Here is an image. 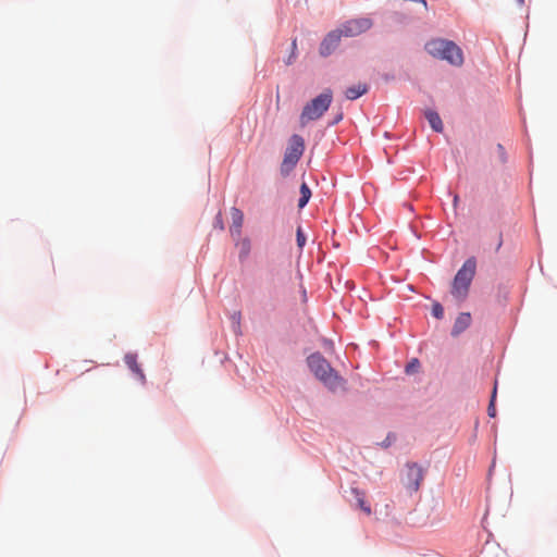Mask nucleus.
<instances>
[{
  "label": "nucleus",
  "instance_id": "3",
  "mask_svg": "<svg viewBox=\"0 0 557 557\" xmlns=\"http://www.w3.org/2000/svg\"><path fill=\"white\" fill-rule=\"evenodd\" d=\"M476 261L474 258H469L465 261L462 267L458 270L451 284V295L458 301L466 300L469 294L471 282L475 275Z\"/></svg>",
  "mask_w": 557,
  "mask_h": 557
},
{
  "label": "nucleus",
  "instance_id": "7",
  "mask_svg": "<svg viewBox=\"0 0 557 557\" xmlns=\"http://www.w3.org/2000/svg\"><path fill=\"white\" fill-rule=\"evenodd\" d=\"M424 479L423 469L417 463H407V472L404 484L411 492H417Z\"/></svg>",
  "mask_w": 557,
  "mask_h": 557
},
{
  "label": "nucleus",
  "instance_id": "17",
  "mask_svg": "<svg viewBox=\"0 0 557 557\" xmlns=\"http://www.w3.org/2000/svg\"><path fill=\"white\" fill-rule=\"evenodd\" d=\"M420 367V362L418 359H412L407 366H406V372L408 374L414 373L418 371Z\"/></svg>",
  "mask_w": 557,
  "mask_h": 557
},
{
  "label": "nucleus",
  "instance_id": "15",
  "mask_svg": "<svg viewBox=\"0 0 557 557\" xmlns=\"http://www.w3.org/2000/svg\"><path fill=\"white\" fill-rule=\"evenodd\" d=\"M310 197H311L310 188L308 187V185L306 183H302L300 186V198L298 201V207L300 209H302L308 203Z\"/></svg>",
  "mask_w": 557,
  "mask_h": 557
},
{
  "label": "nucleus",
  "instance_id": "26",
  "mask_svg": "<svg viewBox=\"0 0 557 557\" xmlns=\"http://www.w3.org/2000/svg\"><path fill=\"white\" fill-rule=\"evenodd\" d=\"M342 120V114L339 115H336V122L341 121Z\"/></svg>",
  "mask_w": 557,
  "mask_h": 557
},
{
  "label": "nucleus",
  "instance_id": "11",
  "mask_svg": "<svg viewBox=\"0 0 557 557\" xmlns=\"http://www.w3.org/2000/svg\"><path fill=\"white\" fill-rule=\"evenodd\" d=\"M231 216H232V226L230 227V231L232 234L239 235L240 228H242L243 222H244V214L239 209L233 207L231 209Z\"/></svg>",
  "mask_w": 557,
  "mask_h": 557
},
{
  "label": "nucleus",
  "instance_id": "16",
  "mask_svg": "<svg viewBox=\"0 0 557 557\" xmlns=\"http://www.w3.org/2000/svg\"><path fill=\"white\" fill-rule=\"evenodd\" d=\"M296 237H297V246L302 249L305 244H306V236L302 232V228L301 226H298L297 227V232H296Z\"/></svg>",
  "mask_w": 557,
  "mask_h": 557
},
{
  "label": "nucleus",
  "instance_id": "10",
  "mask_svg": "<svg viewBox=\"0 0 557 557\" xmlns=\"http://www.w3.org/2000/svg\"><path fill=\"white\" fill-rule=\"evenodd\" d=\"M351 494L356 500V506L367 516L372 513L371 506L367 502L366 493L357 487L351 488Z\"/></svg>",
  "mask_w": 557,
  "mask_h": 557
},
{
  "label": "nucleus",
  "instance_id": "8",
  "mask_svg": "<svg viewBox=\"0 0 557 557\" xmlns=\"http://www.w3.org/2000/svg\"><path fill=\"white\" fill-rule=\"evenodd\" d=\"M342 37L338 29L330 32L320 45V54L323 57L330 55L338 46Z\"/></svg>",
  "mask_w": 557,
  "mask_h": 557
},
{
  "label": "nucleus",
  "instance_id": "14",
  "mask_svg": "<svg viewBox=\"0 0 557 557\" xmlns=\"http://www.w3.org/2000/svg\"><path fill=\"white\" fill-rule=\"evenodd\" d=\"M425 117L429 121L430 126L432 127L433 131L437 133H441L443 131L442 119L435 111L428 110L425 112Z\"/></svg>",
  "mask_w": 557,
  "mask_h": 557
},
{
  "label": "nucleus",
  "instance_id": "24",
  "mask_svg": "<svg viewBox=\"0 0 557 557\" xmlns=\"http://www.w3.org/2000/svg\"><path fill=\"white\" fill-rule=\"evenodd\" d=\"M458 200H459L458 195H455L454 196V207H457Z\"/></svg>",
  "mask_w": 557,
  "mask_h": 557
},
{
  "label": "nucleus",
  "instance_id": "20",
  "mask_svg": "<svg viewBox=\"0 0 557 557\" xmlns=\"http://www.w3.org/2000/svg\"><path fill=\"white\" fill-rule=\"evenodd\" d=\"M297 49V40L294 39L293 42H292V54L290 57L288 58V60L286 61V64H292L294 59H295V51Z\"/></svg>",
  "mask_w": 557,
  "mask_h": 557
},
{
  "label": "nucleus",
  "instance_id": "5",
  "mask_svg": "<svg viewBox=\"0 0 557 557\" xmlns=\"http://www.w3.org/2000/svg\"><path fill=\"white\" fill-rule=\"evenodd\" d=\"M332 99V90L326 89L322 94L317 96L314 99H312L310 102H308L304 107L299 116V122L301 126L307 125L311 121L320 119L331 106Z\"/></svg>",
  "mask_w": 557,
  "mask_h": 557
},
{
  "label": "nucleus",
  "instance_id": "4",
  "mask_svg": "<svg viewBox=\"0 0 557 557\" xmlns=\"http://www.w3.org/2000/svg\"><path fill=\"white\" fill-rule=\"evenodd\" d=\"M305 140L300 135L294 134L289 137L283 161L280 165V173L287 177L297 165L305 152Z\"/></svg>",
  "mask_w": 557,
  "mask_h": 557
},
{
  "label": "nucleus",
  "instance_id": "19",
  "mask_svg": "<svg viewBox=\"0 0 557 557\" xmlns=\"http://www.w3.org/2000/svg\"><path fill=\"white\" fill-rule=\"evenodd\" d=\"M495 395H496V387H494L492 399H491V403H490V406H488V409H487L490 417H495V414H496V409H495V406H494Z\"/></svg>",
  "mask_w": 557,
  "mask_h": 557
},
{
  "label": "nucleus",
  "instance_id": "2",
  "mask_svg": "<svg viewBox=\"0 0 557 557\" xmlns=\"http://www.w3.org/2000/svg\"><path fill=\"white\" fill-rule=\"evenodd\" d=\"M425 50L432 57L445 60L454 66H460L463 63L462 51L454 41L432 39L426 42Z\"/></svg>",
  "mask_w": 557,
  "mask_h": 557
},
{
  "label": "nucleus",
  "instance_id": "18",
  "mask_svg": "<svg viewBox=\"0 0 557 557\" xmlns=\"http://www.w3.org/2000/svg\"><path fill=\"white\" fill-rule=\"evenodd\" d=\"M432 314L436 318V319H442L443 315H444V309L442 307L441 304L436 302L432 306Z\"/></svg>",
  "mask_w": 557,
  "mask_h": 557
},
{
  "label": "nucleus",
  "instance_id": "21",
  "mask_svg": "<svg viewBox=\"0 0 557 557\" xmlns=\"http://www.w3.org/2000/svg\"><path fill=\"white\" fill-rule=\"evenodd\" d=\"M215 220H216V222H215L216 226H219L220 230H223L224 226H223V222H222V214L220 212L218 213Z\"/></svg>",
  "mask_w": 557,
  "mask_h": 557
},
{
  "label": "nucleus",
  "instance_id": "22",
  "mask_svg": "<svg viewBox=\"0 0 557 557\" xmlns=\"http://www.w3.org/2000/svg\"><path fill=\"white\" fill-rule=\"evenodd\" d=\"M497 150L499 152L502 160L505 161V149L500 144L497 145Z\"/></svg>",
  "mask_w": 557,
  "mask_h": 557
},
{
  "label": "nucleus",
  "instance_id": "13",
  "mask_svg": "<svg viewBox=\"0 0 557 557\" xmlns=\"http://www.w3.org/2000/svg\"><path fill=\"white\" fill-rule=\"evenodd\" d=\"M368 91V85L364 83H358L345 90V96L348 100H355Z\"/></svg>",
  "mask_w": 557,
  "mask_h": 557
},
{
  "label": "nucleus",
  "instance_id": "6",
  "mask_svg": "<svg viewBox=\"0 0 557 557\" xmlns=\"http://www.w3.org/2000/svg\"><path fill=\"white\" fill-rule=\"evenodd\" d=\"M372 22L369 18H356L344 23L339 28V33L344 37H355L370 29Z\"/></svg>",
  "mask_w": 557,
  "mask_h": 557
},
{
  "label": "nucleus",
  "instance_id": "1",
  "mask_svg": "<svg viewBox=\"0 0 557 557\" xmlns=\"http://www.w3.org/2000/svg\"><path fill=\"white\" fill-rule=\"evenodd\" d=\"M307 363L314 376L330 391L345 389L346 381L331 367L330 362L320 354H311Z\"/></svg>",
  "mask_w": 557,
  "mask_h": 557
},
{
  "label": "nucleus",
  "instance_id": "9",
  "mask_svg": "<svg viewBox=\"0 0 557 557\" xmlns=\"http://www.w3.org/2000/svg\"><path fill=\"white\" fill-rule=\"evenodd\" d=\"M124 361H125L126 366L129 368V370L137 375L138 380L143 384H145L146 375H145L143 369L140 368L139 363L137 362V355L131 354V352L126 354L124 357Z\"/></svg>",
  "mask_w": 557,
  "mask_h": 557
},
{
  "label": "nucleus",
  "instance_id": "12",
  "mask_svg": "<svg viewBox=\"0 0 557 557\" xmlns=\"http://www.w3.org/2000/svg\"><path fill=\"white\" fill-rule=\"evenodd\" d=\"M471 323V315L468 312L460 313L454 324L453 335H458L463 332Z\"/></svg>",
  "mask_w": 557,
  "mask_h": 557
},
{
  "label": "nucleus",
  "instance_id": "23",
  "mask_svg": "<svg viewBox=\"0 0 557 557\" xmlns=\"http://www.w3.org/2000/svg\"><path fill=\"white\" fill-rule=\"evenodd\" d=\"M243 246H244L243 251H244V255L246 256L249 252V248H250L249 242L245 240L243 243Z\"/></svg>",
  "mask_w": 557,
  "mask_h": 557
},
{
  "label": "nucleus",
  "instance_id": "25",
  "mask_svg": "<svg viewBox=\"0 0 557 557\" xmlns=\"http://www.w3.org/2000/svg\"><path fill=\"white\" fill-rule=\"evenodd\" d=\"M525 0H517L519 5H523Z\"/></svg>",
  "mask_w": 557,
  "mask_h": 557
}]
</instances>
